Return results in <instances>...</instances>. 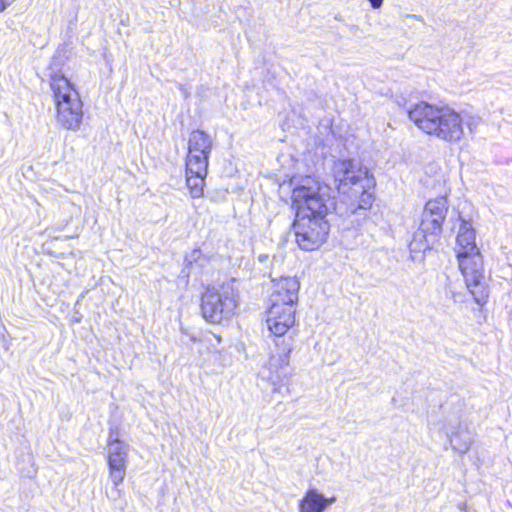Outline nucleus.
<instances>
[{
  "instance_id": "nucleus-18",
  "label": "nucleus",
  "mask_w": 512,
  "mask_h": 512,
  "mask_svg": "<svg viewBox=\"0 0 512 512\" xmlns=\"http://www.w3.org/2000/svg\"><path fill=\"white\" fill-rule=\"evenodd\" d=\"M15 0H0V12L4 11L10 6Z\"/></svg>"
},
{
  "instance_id": "nucleus-15",
  "label": "nucleus",
  "mask_w": 512,
  "mask_h": 512,
  "mask_svg": "<svg viewBox=\"0 0 512 512\" xmlns=\"http://www.w3.org/2000/svg\"><path fill=\"white\" fill-rule=\"evenodd\" d=\"M188 148L201 150L210 153L212 150V139L202 130H194L191 132L188 140Z\"/></svg>"
},
{
  "instance_id": "nucleus-14",
  "label": "nucleus",
  "mask_w": 512,
  "mask_h": 512,
  "mask_svg": "<svg viewBox=\"0 0 512 512\" xmlns=\"http://www.w3.org/2000/svg\"><path fill=\"white\" fill-rule=\"evenodd\" d=\"M209 154L198 149L188 148L186 172L199 174L208 170Z\"/></svg>"
},
{
  "instance_id": "nucleus-6",
  "label": "nucleus",
  "mask_w": 512,
  "mask_h": 512,
  "mask_svg": "<svg viewBox=\"0 0 512 512\" xmlns=\"http://www.w3.org/2000/svg\"><path fill=\"white\" fill-rule=\"evenodd\" d=\"M456 259L468 293L482 310L490 295L482 253H472Z\"/></svg>"
},
{
  "instance_id": "nucleus-12",
  "label": "nucleus",
  "mask_w": 512,
  "mask_h": 512,
  "mask_svg": "<svg viewBox=\"0 0 512 512\" xmlns=\"http://www.w3.org/2000/svg\"><path fill=\"white\" fill-rule=\"evenodd\" d=\"M477 252H481V250L476 244L475 230L470 221L462 220L456 236L455 256L465 257V255Z\"/></svg>"
},
{
  "instance_id": "nucleus-5",
  "label": "nucleus",
  "mask_w": 512,
  "mask_h": 512,
  "mask_svg": "<svg viewBox=\"0 0 512 512\" xmlns=\"http://www.w3.org/2000/svg\"><path fill=\"white\" fill-rule=\"evenodd\" d=\"M238 296L231 284L207 288L201 297V313L214 324L229 319L235 313Z\"/></svg>"
},
{
  "instance_id": "nucleus-4",
  "label": "nucleus",
  "mask_w": 512,
  "mask_h": 512,
  "mask_svg": "<svg viewBox=\"0 0 512 512\" xmlns=\"http://www.w3.org/2000/svg\"><path fill=\"white\" fill-rule=\"evenodd\" d=\"M57 123L66 130L77 131L83 119V103L74 85L63 74L50 75Z\"/></svg>"
},
{
  "instance_id": "nucleus-13",
  "label": "nucleus",
  "mask_w": 512,
  "mask_h": 512,
  "mask_svg": "<svg viewBox=\"0 0 512 512\" xmlns=\"http://www.w3.org/2000/svg\"><path fill=\"white\" fill-rule=\"evenodd\" d=\"M335 501V497H325L317 489L310 488L299 502V512H324Z\"/></svg>"
},
{
  "instance_id": "nucleus-3",
  "label": "nucleus",
  "mask_w": 512,
  "mask_h": 512,
  "mask_svg": "<svg viewBox=\"0 0 512 512\" xmlns=\"http://www.w3.org/2000/svg\"><path fill=\"white\" fill-rule=\"evenodd\" d=\"M408 118L423 133L453 143L464 136L465 120L461 112L449 105H436L426 101L414 104Z\"/></svg>"
},
{
  "instance_id": "nucleus-17",
  "label": "nucleus",
  "mask_w": 512,
  "mask_h": 512,
  "mask_svg": "<svg viewBox=\"0 0 512 512\" xmlns=\"http://www.w3.org/2000/svg\"><path fill=\"white\" fill-rule=\"evenodd\" d=\"M184 261L186 267L189 268L190 271H192L197 268L201 269L205 267L206 264L208 263V258L205 255H203L201 250L193 249L192 251L186 254Z\"/></svg>"
},
{
  "instance_id": "nucleus-2",
  "label": "nucleus",
  "mask_w": 512,
  "mask_h": 512,
  "mask_svg": "<svg viewBox=\"0 0 512 512\" xmlns=\"http://www.w3.org/2000/svg\"><path fill=\"white\" fill-rule=\"evenodd\" d=\"M295 322V310L288 307L270 306L266 323L269 331L279 338L275 341L277 351L272 353L261 375L272 385V392L283 396L290 394L291 372L289 368L292 351L291 338L283 337Z\"/></svg>"
},
{
  "instance_id": "nucleus-9",
  "label": "nucleus",
  "mask_w": 512,
  "mask_h": 512,
  "mask_svg": "<svg viewBox=\"0 0 512 512\" xmlns=\"http://www.w3.org/2000/svg\"><path fill=\"white\" fill-rule=\"evenodd\" d=\"M376 181L369 169L359 167L354 171V198L357 210H369L375 202Z\"/></svg>"
},
{
  "instance_id": "nucleus-8",
  "label": "nucleus",
  "mask_w": 512,
  "mask_h": 512,
  "mask_svg": "<svg viewBox=\"0 0 512 512\" xmlns=\"http://www.w3.org/2000/svg\"><path fill=\"white\" fill-rule=\"evenodd\" d=\"M128 450V444L120 441L117 435L110 432L108 438V467L109 477L115 487L120 485L125 478Z\"/></svg>"
},
{
  "instance_id": "nucleus-1",
  "label": "nucleus",
  "mask_w": 512,
  "mask_h": 512,
  "mask_svg": "<svg viewBox=\"0 0 512 512\" xmlns=\"http://www.w3.org/2000/svg\"><path fill=\"white\" fill-rule=\"evenodd\" d=\"M320 183L305 177L292 191V207L296 210L294 230L296 242L302 250L312 251L325 241L329 225L325 220L328 201Z\"/></svg>"
},
{
  "instance_id": "nucleus-16",
  "label": "nucleus",
  "mask_w": 512,
  "mask_h": 512,
  "mask_svg": "<svg viewBox=\"0 0 512 512\" xmlns=\"http://www.w3.org/2000/svg\"><path fill=\"white\" fill-rule=\"evenodd\" d=\"M207 175V170L202 173H188L186 178L187 187L193 198H199L203 194L204 179Z\"/></svg>"
},
{
  "instance_id": "nucleus-19",
  "label": "nucleus",
  "mask_w": 512,
  "mask_h": 512,
  "mask_svg": "<svg viewBox=\"0 0 512 512\" xmlns=\"http://www.w3.org/2000/svg\"><path fill=\"white\" fill-rule=\"evenodd\" d=\"M374 9H378L382 6L383 0H368Z\"/></svg>"
},
{
  "instance_id": "nucleus-7",
  "label": "nucleus",
  "mask_w": 512,
  "mask_h": 512,
  "mask_svg": "<svg viewBox=\"0 0 512 512\" xmlns=\"http://www.w3.org/2000/svg\"><path fill=\"white\" fill-rule=\"evenodd\" d=\"M447 212L448 202L444 197L431 199L425 204L419 225V231L426 242L424 249L440 238Z\"/></svg>"
},
{
  "instance_id": "nucleus-11",
  "label": "nucleus",
  "mask_w": 512,
  "mask_h": 512,
  "mask_svg": "<svg viewBox=\"0 0 512 512\" xmlns=\"http://www.w3.org/2000/svg\"><path fill=\"white\" fill-rule=\"evenodd\" d=\"M334 184L343 201H349L352 193V160H338L333 165Z\"/></svg>"
},
{
  "instance_id": "nucleus-10",
  "label": "nucleus",
  "mask_w": 512,
  "mask_h": 512,
  "mask_svg": "<svg viewBox=\"0 0 512 512\" xmlns=\"http://www.w3.org/2000/svg\"><path fill=\"white\" fill-rule=\"evenodd\" d=\"M300 283L296 277H281L273 280L272 292L269 297L270 306L290 307L294 309L298 301Z\"/></svg>"
}]
</instances>
